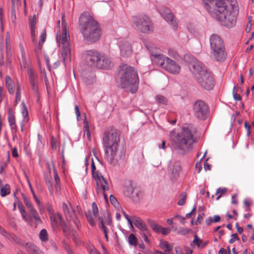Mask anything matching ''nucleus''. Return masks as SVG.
Instances as JSON below:
<instances>
[{"mask_svg": "<svg viewBox=\"0 0 254 254\" xmlns=\"http://www.w3.org/2000/svg\"><path fill=\"white\" fill-rule=\"evenodd\" d=\"M205 9L211 17L228 28L234 27L237 21L234 11L235 0H202Z\"/></svg>", "mask_w": 254, "mask_h": 254, "instance_id": "obj_1", "label": "nucleus"}, {"mask_svg": "<svg viewBox=\"0 0 254 254\" xmlns=\"http://www.w3.org/2000/svg\"><path fill=\"white\" fill-rule=\"evenodd\" d=\"M197 132V128L192 125L183 127L182 130L177 133L175 130L171 131L170 136L173 150L181 155L188 154L197 142L195 136Z\"/></svg>", "mask_w": 254, "mask_h": 254, "instance_id": "obj_2", "label": "nucleus"}, {"mask_svg": "<svg viewBox=\"0 0 254 254\" xmlns=\"http://www.w3.org/2000/svg\"><path fill=\"white\" fill-rule=\"evenodd\" d=\"M120 133L118 130L113 127H107L104 131L102 143L104 147L108 148L111 153L106 150V159L111 164L115 165L117 162L123 161L125 156L126 151L122 148L119 152Z\"/></svg>", "mask_w": 254, "mask_h": 254, "instance_id": "obj_3", "label": "nucleus"}, {"mask_svg": "<svg viewBox=\"0 0 254 254\" xmlns=\"http://www.w3.org/2000/svg\"><path fill=\"white\" fill-rule=\"evenodd\" d=\"M80 30L84 38L88 42L95 43L101 35V30L98 23L88 13H83L79 19Z\"/></svg>", "mask_w": 254, "mask_h": 254, "instance_id": "obj_4", "label": "nucleus"}, {"mask_svg": "<svg viewBox=\"0 0 254 254\" xmlns=\"http://www.w3.org/2000/svg\"><path fill=\"white\" fill-rule=\"evenodd\" d=\"M118 81L123 88H127L130 92L134 93L138 89L139 79L135 69L127 64L120 66L118 75Z\"/></svg>", "mask_w": 254, "mask_h": 254, "instance_id": "obj_5", "label": "nucleus"}, {"mask_svg": "<svg viewBox=\"0 0 254 254\" xmlns=\"http://www.w3.org/2000/svg\"><path fill=\"white\" fill-rule=\"evenodd\" d=\"M211 56L214 60L217 62H223L227 58L223 41L221 37L217 34H212L210 38Z\"/></svg>", "mask_w": 254, "mask_h": 254, "instance_id": "obj_6", "label": "nucleus"}, {"mask_svg": "<svg viewBox=\"0 0 254 254\" xmlns=\"http://www.w3.org/2000/svg\"><path fill=\"white\" fill-rule=\"evenodd\" d=\"M134 28L139 32L150 33L153 31V23L150 18L145 15H139L132 17Z\"/></svg>", "mask_w": 254, "mask_h": 254, "instance_id": "obj_7", "label": "nucleus"}, {"mask_svg": "<svg viewBox=\"0 0 254 254\" xmlns=\"http://www.w3.org/2000/svg\"><path fill=\"white\" fill-rule=\"evenodd\" d=\"M192 111L197 118L204 120L208 117L209 107L203 101L198 100L193 104Z\"/></svg>", "mask_w": 254, "mask_h": 254, "instance_id": "obj_8", "label": "nucleus"}, {"mask_svg": "<svg viewBox=\"0 0 254 254\" xmlns=\"http://www.w3.org/2000/svg\"><path fill=\"white\" fill-rule=\"evenodd\" d=\"M162 58L158 60L157 64L170 73L178 74L180 72L181 67L175 61L165 56Z\"/></svg>", "mask_w": 254, "mask_h": 254, "instance_id": "obj_9", "label": "nucleus"}, {"mask_svg": "<svg viewBox=\"0 0 254 254\" xmlns=\"http://www.w3.org/2000/svg\"><path fill=\"white\" fill-rule=\"evenodd\" d=\"M198 84L204 89L210 90L213 89L215 85V80L212 74L208 71L198 75L196 79Z\"/></svg>", "mask_w": 254, "mask_h": 254, "instance_id": "obj_10", "label": "nucleus"}, {"mask_svg": "<svg viewBox=\"0 0 254 254\" xmlns=\"http://www.w3.org/2000/svg\"><path fill=\"white\" fill-rule=\"evenodd\" d=\"M91 171L93 177L96 181V186L98 187L99 186L104 190H109V187L107 180L102 175L101 173L98 171H96V166L93 159L92 160Z\"/></svg>", "mask_w": 254, "mask_h": 254, "instance_id": "obj_11", "label": "nucleus"}, {"mask_svg": "<svg viewBox=\"0 0 254 254\" xmlns=\"http://www.w3.org/2000/svg\"><path fill=\"white\" fill-rule=\"evenodd\" d=\"M189 68L190 70L193 74L194 78L196 79L198 75H201L203 73L208 72L206 66L200 61H195L190 64Z\"/></svg>", "mask_w": 254, "mask_h": 254, "instance_id": "obj_12", "label": "nucleus"}, {"mask_svg": "<svg viewBox=\"0 0 254 254\" xmlns=\"http://www.w3.org/2000/svg\"><path fill=\"white\" fill-rule=\"evenodd\" d=\"M100 54L97 51L88 50L85 53V60L86 64L91 67H96Z\"/></svg>", "mask_w": 254, "mask_h": 254, "instance_id": "obj_13", "label": "nucleus"}, {"mask_svg": "<svg viewBox=\"0 0 254 254\" xmlns=\"http://www.w3.org/2000/svg\"><path fill=\"white\" fill-rule=\"evenodd\" d=\"M159 11L162 17L170 24L173 29H175L177 27L178 23L170 10L168 8L163 7L160 9Z\"/></svg>", "mask_w": 254, "mask_h": 254, "instance_id": "obj_14", "label": "nucleus"}, {"mask_svg": "<svg viewBox=\"0 0 254 254\" xmlns=\"http://www.w3.org/2000/svg\"><path fill=\"white\" fill-rule=\"evenodd\" d=\"M113 65L112 63L107 56L103 54H100L98 58L96 67L101 69H108Z\"/></svg>", "mask_w": 254, "mask_h": 254, "instance_id": "obj_15", "label": "nucleus"}, {"mask_svg": "<svg viewBox=\"0 0 254 254\" xmlns=\"http://www.w3.org/2000/svg\"><path fill=\"white\" fill-rule=\"evenodd\" d=\"M146 48L148 50L151 55L154 57L155 62L158 64V60L162 59L164 56L160 54L159 50L152 43H147L145 44Z\"/></svg>", "mask_w": 254, "mask_h": 254, "instance_id": "obj_16", "label": "nucleus"}, {"mask_svg": "<svg viewBox=\"0 0 254 254\" xmlns=\"http://www.w3.org/2000/svg\"><path fill=\"white\" fill-rule=\"evenodd\" d=\"M121 55L123 57L127 58L132 54V49L129 43L126 41H121L120 43Z\"/></svg>", "mask_w": 254, "mask_h": 254, "instance_id": "obj_17", "label": "nucleus"}, {"mask_svg": "<svg viewBox=\"0 0 254 254\" xmlns=\"http://www.w3.org/2000/svg\"><path fill=\"white\" fill-rule=\"evenodd\" d=\"M62 43L63 45V47L64 46L65 47H69V43L68 40L69 39V35L68 34V28L66 25V23L63 20V18H62Z\"/></svg>", "mask_w": 254, "mask_h": 254, "instance_id": "obj_18", "label": "nucleus"}, {"mask_svg": "<svg viewBox=\"0 0 254 254\" xmlns=\"http://www.w3.org/2000/svg\"><path fill=\"white\" fill-rule=\"evenodd\" d=\"M51 224L53 227L57 228L60 226L64 221L62 215L59 213L50 214Z\"/></svg>", "mask_w": 254, "mask_h": 254, "instance_id": "obj_19", "label": "nucleus"}, {"mask_svg": "<svg viewBox=\"0 0 254 254\" xmlns=\"http://www.w3.org/2000/svg\"><path fill=\"white\" fill-rule=\"evenodd\" d=\"M131 218L133 221L134 225L141 231L145 232L146 233H149V230L146 227L145 224L139 217L135 216H131Z\"/></svg>", "mask_w": 254, "mask_h": 254, "instance_id": "obj_20", "label": "nucleus"}, {"mask_svg": "<svg viewBox=\"0 0 254 254\" xmlns=\"http://www.w3.org/2000/svg\"><path fill=\"white\" fill-rule=\"evenodd\" d=\"M63 208L67 219H74L75 217V211L73 210L70 204L68 205L66 203H63Z\"/></svg>", "mask_w": 254, "mask_h": 254, "instance_id": "obj_21", "label": "nucleus"}, {"mask_svg": "<svg viewBox=\"0 0 254 254\" xmlns=\"http://www.w3.org/2000/svg\"><path fill=\"white\" fill-rule=\"evenodd\" d=\"M62 57L64 66H66L67 64L70 63L71 61L70 49L69 47H65V46H64V47H63Z\"/></svg>", "mask_w": 254, "mask_h": 254, "instance_id": "obj_22", "label": "nucleus"}, {"mask_svg": "<svg viewBox=\"0 0 254 254\" xmlns=\"http://www.w3.org/2000/svg\"><path fill=\"white\" fill-rule=\"evenodd\" d=\"M5 84L8 89L9 93L13 94L15 91V84L10 76L7 75L5 78Z\"/></svg>", "mask_w": 254, "mask_h": 254, "instance_id": "obj_23", "label": "nucleus"}, {"mask_svg": "<svg viewBox=\"0 0 254 254\" xmlns=\"http://www.w3.org/2000/svg\"><path fill=\"white\" fill-rule=\"evenodd\" d=\"M182 170L181 163L179 161L175 162L173 165L172 169V174L174 178H176L179 176L180 173Z\"/></svg>", "mask_w": 254, "mask_h": 254, "instance_id": "obj_24", "label": "nucleus"}, {"mask_svg": "<svg viewBox=\"0 0 254 254\" xmlns=\"http://www.w3.org/2000/svg\"><path fill=\"white\" fill-rule=\"evenodd\" d=\"M27 74L30 84L33 83H39L38 76L35 73L32 69H28Z\"/></svg>", "mask_w": 254, "mask_h": 254, "instance_id": "obj_25", "label": "nucleus"}, {"mask_svg": "<svg viewBox=\"0 0 254 254\" xmlns=\"http://www.w3.org/2000/svg\"><path fill=\"white\" fill-rule=\"evenodd\" d=\"M8 120L11 130H16V126L15 123V117L13 113L9 110L8 113Z\"/></svg>", "mask_w": 254, "mask_h": 254, "instance_id": "obj_26", "label": "nucleus"}, {"mask_svg": "<svg viewBox=\"0 0 254 254\" xmlns=\"http://www.w3.org/2000/svg\"><path fill=\"white\" fill-rule=\"evenodd\" d=\"M25 246L26 251L29 254H34L35 252H37V251L39 249L36 245L30 242L27 243Z\"/></svg>", "mask_w": 254, "mask_h": 254, "instance_id": "obj_27", "label": "nucleus"}, {"mask_svg": "<svg viewBox=\"0 0 254 254\" xmlns=\"http://www.w3.org/2000/svg\"><path fill=\"white\" fill-rule=\"evenodd\" d=\"M7 239L19 246H23L24 245V242L15 235H7Z\"/></svg>", "mask_w": 254, "mask_h": 254, "instance_id": "obj_28", "label": "nucleus"}, {"mask_svg": "<svg viewBox=\"0 0 254 254\" xmlns=\"http://www.w3.org/2000/svg\"><path fill=\"white\" fill-rule=\"evenodd\" d=\"M137 189H135L132 185H130L128 186H126L124 189V193L125 194L129 197H132V193H134L135 190Z\"/></svg>", "mask_w": 254, "mask_h": 254, "instance_id": "obj_29", "label": "nucleus"}, {"mask_svg": "<svg viewBox=\"0 0 254 254\" xmlns=\"http://www.w3.org/2000/svg\"><path fill=\"white\" fill-rule=\"evenodd\" d=\"M147 222L149 225L156 233H160V231L161 230L162 227L161 226L156 224L153 220L151 219H148Z\"/></svg>", "mask_w": 254, "mask_h": 254, "instance_id": "obj_30", "label": "nucleus"}, {"mask_svg": "<svg viewBox=\"0 0 254 254\" xmlns=\"http://www.w3.org/2000/svg\"><path fill=\"white\" fill-rule=\"evenodd\" d=\"M17 205H18V208L21 214L23 219L26 221H28V217L27 215L26 214V213L24 209V206L22 205V204L21 203V202H20L18 200H17Z\"/></svg>", "mask_w": 254, "mask_h": 254, "instance_id": "obj_31", "label": "nucleus"}, {"mask_svg": "<svg viewBox=\"0 0 254 254\" xmlns=\"http://www.w3.org/2000/svg\"><path fill=\"white\" fill-rule=\"evenodd\" d=\"M10 192V186L8 184H6L4 186L2 185L0 188V194L2 197H4L8 194Z\"/></svg>", "mask_w": 254, "mask_h": 254, "instance_id": "obj_32", "label": "nucleus"}, {"mask_svg": "<svg viewBox=\"0 0 254 254\" xmlns=\"http://www.w3.org/2000/svg\"><path fill=\"white\" fill-rule=\"evenodd\" d=\"M85 215L88 222V223L92 226H94L95 225V222L94 220L92 212L90 211H88L85 212Z\"/></svg>", "mask_w": 254, "mask_h": 254, "instance_id": "obj_33", "label": "nucleus"}, {"mask_svg": "<svg viewBox=\"0 0 254 254\" xmlns=\"http://www.w3.org/2000/svg\"><path fill=\"white\" fill-rule=\"evenodd\" d=\"M53 166L54 167V179H55V182H56V185H55V187H56V189L57 190H58V189H61V187H60V178L59 177V175L57 173V172L56 171L55 168V167H54V164H53Z\"/></svg>", "mask_w": 254, "mask_h": 254, "instance_id": "obj_34", "label": "nucleus"}, {"mask_svg": "<svg viewBox=\"0 0 254 254\" xmlns=\"http://www.w3.org/2000/svg\"><path fill=\"white\" fill-rule=\"evenodd\" d=\"M83 124H84V134L86 133L88 139L89 140H90L91 134H90V132L88 122L86 120H84V122H83Z\"/></svg>", "mask_w": 254, "mask_h": 254, "instance_id": "obj_35", "label": "nucleus"}, {"mask_svg": "<svg viewBox=\"0 0 254 254\" xmlns=\"http://www.w3.org/2000/svg\"><path fill=\"white\" fill-rule=\"evenodd\" d=\"M155 99L159 104L166 105L167 103V99L161 95H157L155 97Z\"/></svg>", "mask_w": 254, "mask_h": 254, "instance_id": "obj_36", "label": "nucleus"}, {"mask_svg": "<svg viewBox=\"0 0 254 254\" xmlns=\"http://www.w3.org/2000/svg\"><path fill=\"white\" fill-rule=\"evenodd\" d=\"M40 239L43 242L47 241L48 238V233L46 229H43L40 232L39 234Z\"/></svg>", "mask_w": 254, "mask_h": 254, "instance_id": "obj_37", "label": "nucleus"}, {"mask_svg": "<svg viewBox=\"0 0 254 254\" xmlns=\"http://www.w3.org/2000/svg\"><path fill=\"white\" fill-rule=\"evenodd\" d=\"M6 51L7 57H9L11 55V50L10 45V38L9 36H6Z\"/></svg>", "mask_w": 254, "mask_h": 254, "instance_id": "obj_38", "label": "nucleus"}, {"mask_svg": "<svg viewBox=\"0 0 254 254\" xmlns=\"http://www.w3.org/2000/svg\"><path fill=\"white\" fill-rule=\"evenodd\" d=\"M160 247L162 249L166 248L164 253L168 254V253H169L171 250V248H170L169 244L167 242H161L160 244Z\"/></svg>", "mask_w": 254, "mask_h": 254, "instance_id": "obj_39", "label": "nucleus"}, {"mask_svg": "<svg viewBox=\"0 0 254 254\" xmlns=\"http://www.w3.org/2000/svg\"><path fill=\"white\" fill-rule=\"evenodd\" d=\"M128 241L129 244L133 246H136L137 245V239L135 235L133 234H131L128 238Z\"/></svg>", "mask_w": 254, "mask_h": 254, "instance_id": "obj_40", "label": "nucleus"}, {"mask_svg": "<svg viewBox=\"0 0 254 254\" xmlns=\"http://www.w3.org/2000/svg\"><path fill=\"white\" fill-rule=\"evenodd\" d=\"M181 198L178 202V204L180 206L184 205L187 200V193L185 192H183L181 194Z\"/></svg>", "mask_w": 254, "mask_h": 254, "instance_id": "obj_41", "label": "nucleus"}, {"mask_svg": "<svg viewBox=\"0 0 254 254\" xmlns=\"http://www.w3.org/2000/svg\"><path fill=\"white\" fill-rule=\"evenodd\" d=\"M31 213L36 223L38 224L41 223L42 221L36 210H33Z\"/></svg>", "mask_w": 254, "mask_h": 254, "instance_id": "obj_42", "label": "nucleus"}, {"mask_svg": "<svg viewBox=\"0 0 254 254\" xmlns=\"http://www.w3.org/2000/svg\"><path fill=\"white\" fill-rule=\"evenodd\" d=\"M60 226L62 228L64 235H68L69 233V230L65 223L64 221Z\"/></svg>", "mask_w": 254, "mask_h": 254, "instance_id": "obj_43", "label": "nucleus"}, {"mask_svg": "<svg viewBox=\"0 0 254 254\" xmlns=\"http://www.w3.org/2000/svg\"><path fill=\"white\" fill-rule=\"evenodd\" d=\"M190 231L191 230L188 228L181 227L178 230V234L181 235H185L189 233Z\"/></svg>", "mask_w": 254, "mask_h": 254, "instance_id": "obj_44", "label": "nucleus"}, {"mask_svg": "<svg viewBox=\"0 0 254 254\" xmlns=\"http://www.w3.org/2000/svg\"><path fill=\"white\" fill-rule=\"evenodd\" d=\"M227 191V188H223V189H222L221 188H218L217 190V191H216V192L215 194L216 195H218L219 194H220V195H219L218 196V197H217L216 199L218 200L221 197V195L223 193H225Z\"/></svg>", "mask_w": 254, "mask_h": 254, "instance_id": "obj_45", "label": "nucleus"}, {"mask_svg": "<svg viewBox=\"0 0 254 254\" xmlns=\"http://www.w3.org/2000/svg\"><path fill=\"white\" fill-rule=\"evenodd\" d=\"M107 190H104L102 188H101V187L100 186H99L98 187H97V192L98 194H103V196H104V197L106 201H107L108 200V196L105 193V191H106Z\"/></svg>", "mask_w": 254, "mask_h": 254, "instance_id": "obj_46", "label": "nucleus"}, {"mask_svg": "<svg viewBox=\"0 0 254 254\" xmlns=\"http://www.w3.org/2000/svg\"><path fill=\"white\" fill-rule=\"evenodd\" d=\"M30 33L31 36V40L34 44L36 43V40L35 38L36 34H35V29L36 28L34 27H30Z\"/></svg>", "mask_w": 254, "mask_h": 254, "instance_id": "obj_47", "label": "nucleus"}, {"mask_svg": "<svg viewBox=\"0 0 254 254\" xmlns=\"http://www.w3.org/2000/svg\"><path fill=\"white\" fill-rule=\"evenodd\" d=\"M45 181L49 190L52 191L53 190L52 183L48 176L45 177Z\"/></svg>", "mask_w": 254, "mask_h": 254, "instance_id": "obj_48", "label": "nucleus"}, {"mask_svg": "<svg viewBox=\"0 0 254 254\" xmlns=\"http://www.w3.org/2000/svg\"><path fill=\"white\" fill-rule=\"evenodd\" d=\"M20 88L21 86L19 83L18 82L17 84V91L16 93V102L19 101L20 100Z\"/></svg>", "mask_w": 254, "mask_h": 254, "instance_id": "obj_49", "label": "nucleus"}, {"mask_svg": "<svg viewBox=\"0 0 254 254\" xmlns=\"http://www.w3.org/2000/svg\"><path fill=\"white\" fill-rule=\"evenodd\" d=\"M32 89L35 94L39 93V83H33L30 84Z\"/></svg>", "mask_w": 254, "mask_h": 254, "instance_id": "obj_50", "label": "nucleus"}, {"mask_svg": "<svg viewBox=\"0 0 254 254\" xmlns=\"http://www.w3.org/2000/svg\"><path fill=\"white\" fill-rule=\"evenodd\" d=\"M132 197H129V198H131L134 201H137L139 199V191L138 190H136L134 192V193L132 194Z\"/></svg>", "mask_w": 254, "mask_h": 254, "instance_id": "obj_51", "label": "nucleus"}, {"mask_svg": "<svg viewBox=\"0 0 254 254\" xmlns=\"http://www.w3.org/2000/svg\"><path fill=\"white\" fill-rule=\"evenodd\" d=\"M110 200L111 203L115 206H117L119 204L117 199H116L115 196L113 194H111L110 195Z\"/></svg>", "mask_w": 254, "mask_h": 254, "instance_id": "obj_52", "label": "nucleus"}, {"mask_svg": "<svg viewBox=\"0 0 254 254\" xmlns=\"http://www.w3.org/2000/svg\"><path fill=\"white\" fill-rule=\"evenodd\" d=\"M236 87H234L233 89V95L234 98L236 101H240L241 100V96L240 94H237V91H236Z\"/></svg>", "mask_w": 254, "mask_h": 254, "instance_id": "obj_53", "label": "nucleus"}, {"mask_svg": "<svg viewBox=\"0 0 254 254\" xmlns=\"http://www.w3.org/2000/svg\"><path fill=\"white\" fill-rule=\"evenodd\" d=\"M92 212L94 216H97L98 214V209L95 202L92 203Z\"/></svg>", "mask_w": 254, "mask_h": 254, "instance_id": "obj_54", "label": "nucleus"}, {"mask_svg": "<svg viewBox=\"0 0 254 254\" xmlns=\"http://www.w3.org/2000/svg\"><path fill=\"white\" fill-rule=\"evenodd\" d=\"M36 17L34 15L32 18L29 20V26L30 27L36 28Z\"/></svg>", "mask_w": 254, "mask_h": 254, "instance_id": "obj_55", "label": "nucleus"}, {"mask_svg": "<svg viewBox=\"0 0 254 254\" xmlns=\"http://www.w3.org/2000/svg\"><path fill=\"white\" fill-rule=\"evenodd\" d=\"M170 231L171 230L169 228H163L162 227L159 233H161L163 235L166 236L167 235Z\"/></svg>", "mask_w": 254, "mask_h": 254, "instance_id": "obj_56", "label": "nucleus"}, {"mask_svg": "<svg viewBox=\"0 0 254 254\" xmlns=\"http://www.w3.org/2000/svg\"><path fill=\"white\" fill-rule=\"evenodd\" d=\"M231 238L229 240V243L233 244L236 240H239V238L237 234H233L231 235Z\"/></svg>", "mask_w": 254, "mask_h": 254, "instance_id": "obj_57", "label": "nucleus"}, {"mask_svg": "<svg viewBox=\"0 0 254 254\" xmlns=\"http://www.w3.org/2000/svg\"><path fill=\"white\" fill-rule=\"evenodd\" d=\"M22 197H23L24 202L26 206L27 207V208L28 207H31V205L32 204L31 203V202L29 200V199L26 197V196L23 193H22Z\"/></svg>", "mask_w": 254, "mask_h": 254, "instance_id": "obj_58", "label": "nucleus"}, {"mask_svg": "<svg viewBox=\"0 0 254 254\" xmlns=\"http://www.w3.org/2000/svg\"><path fill=\"white\" fill-rule=\"evenodd\" d=\"M46 29H44L43 30V32L40 36V40L41 43H44L46 39Z\"/></svg>", "mask_w": 254, "mask_h": 254, "instance_id": "obj_59", "label": "nucleus"}, {"mask_svg": "<svg viewBox=\"0 0 254 254\" xmlns=\"http://www.w3.org/2000/svg\"><path fill=\"white\" fill-rule=\"evenodd\" d=\"M193 243L197 247H199L200 246V243H201V240L199 238H198V237L196 235H194Z\"/></svg>", "mask_w": 254, "mask_h": 254, "instance_id": "obj_60", "label": "nucleus"}, {"mask_svg": "<svg viewBox=\"0 0 254 254\" xmlns=\"http://www.w3.org/2000/svg\"><path fill=\"white\" fill-rule=\"evenodd\" d=\"M98 220L99 221V227L102 230L105 228H106V226L105 225L104 223V220H103V219L102 217H99L98 218Z\"/></svg>", "mask_w": 254, "mask_h": 254, "instance_id": "obj_61", "label": "nucleus"}, {"mask_svg": "<svg viewBox=\"0 0 254 254\" xmlns=\"http://www.w3.org/2000/svg\"><path fill=\"white\" fill-rule=\"evenodd\" d=\"M20 51H21V56H22V60L23 61H26V55L25 54V52H24V48L23 47V46L22 45H20Z\"/></svg>", "mask_w": 254, "mask_h": 254, "instance_id": "obj_62", "label": "nucleus"}, {"mask_svg": "<svg viewBox=\"0 0 254 254\" xmlns=\"http://www.w3.org/2000/svg\"><path fill=\"white\" fill-rule=\"evenodd\" d=\"M173 218H178L180 221L183 224L186 222L185 217L181 216L178 214L175 215Z\"/></svg>", "mask_w": 254, "mask_h": 254, "instance_id": "obj_63", "label": "nucleus"}, {"mask_svg": "<svg viewBox=\"0 0 254 254\" xmlns=\"http://www.w3.org/2000/svg\"><path fill=\"white\" fill-rule=\"evenodd\" d=\"M51 143L52 149H56L57 148V141L54 138V137L52 138Z\"/></svg>", "mask_w": 254, "mask_h": 254, "instance_id": "obj_64", "label": "nucleus"}]
</instances>
